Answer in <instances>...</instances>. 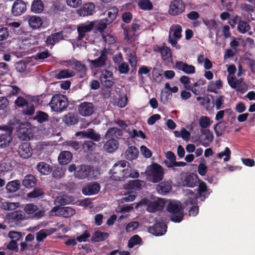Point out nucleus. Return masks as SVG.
I'll list each match as a JSON object with an SVG mask.
<instances>
[{
  "label": "nucleus",
  "mask_w": 255,
  "mask_h": 255,
  "mask_svg": "<svg viewBox=\"0 0 255 255\" xmlns=\"http://www.w3.org/2000/svg\"><path fill=\"white\" fill-rule=\"evenodd\" d=\"M50 107L52 111L61 113L65 111L69 105L67 97L61 94H54L51 98Z\"/></svg>",
  "instance_id": "f257e3e1"
},
{
  "label": "nucleus",
  "mask_w": 255,
  "mask_h": 255,
  "mask_svg": "<svg viewBox=\"0 0 255 255\" xmlns=\"http://www.w3.org/2000/svg\"><path fill=\"white\" fill-rule=\"evenodd\" d=\"M166 210L170 213V220L175 223L182 221L184 217L182 205L179 201H170L166 207Z\"/></svg>",
  "instance_id": "f03ea898"
},
{
  "label": "nucleus",
  "mask_w": 255,
  "mask_h": 255,
  "mask_svg": "<svg viewBox=\"0 0 255 255\" xmlns=\"http://www.w3.org/2000/svg\"><path fill=\"white\" fill-rule=\"evenodd\" d=\"M146 172L150 178V180L153 183L159 182L163 178V168L158 163H154L148 166Z\"/></svg>",
  "instance_id": "7ed1b4c3"
},
{
  "label": "nucleus",
  "mask_w": 255,
  "mask_h": 255,
  "mask_svg": "<svg viewBox=\"0 0 255 255\" xmlns=\"http://www.w3.org/2000/svg\"><path fill=\"white\" fill-rule=\"evenodd\" d=\"M186 4L182 0H173L169 5V13L172 16L182 14L185 10Z\"/></svg>",
  "instance_id": "20e7f679"
},
{
  "label": "nucleus",
  "mask_w": 255,
  "mask_h": 255,
  "mask_svg": "<svg viewBox=\"0 0 255 255\" xmlns=\"http://www.w3.org/2000/svg\"><path fill=\"white\" fill-rule=\"evenodd\" d=\"M127 162L125 160H121L115 163L110 171L113 179L116 181L122 180V173L123 168H125Z\"/></svg>",
  "instance_id": "39448f33"
},
{
  "label": "nucleus",
  "mask_w": 255,
  "mask_h": 255,
  "mask_svg": "<svg viewBox=\"0 0 255 255\" xmlns=\"http://www.w3.org/2000/svg\"><path fill=\"white\" fill-rule=\"evenodd\" d=\"M100 80L103 86L107 88H111L115 81L113 73L108 70L102 71Z\"/></svg>",
  "instance_id": "423d86ee"
},
{
  "label": "nucleus",
  "mask_w": 255,
  "mask_h": 255,
  "mask_svg": "<svg viewBox=\"0 0 255 255\" xmlns=\"http://www.w3.org/2000/svg\"><path fill=\"white\" fill-rule=\"evenodd\" d=\"M198 188L197 190V195H195L194 192L190 190L189 194L195 195V200H196L198 198H202V200L205 199L209 195V193H208L209 189L208 188L206 183L201 180L198 182Z\"/></svg>",
  "instance_id": "0eeeda50"
},
{
  "label": "nucleus",
  "mask_w": 255,
  "mask_h": 255,
  "mask_svg": "<svg viewBox=\"0 0 255 255\" xmlns=\"http://www.w3.org/2000/svg\"><path fill=\"white\" fill-rule=\"evenodd\" d=\"M167 225L163 222H156L148 229L149 233L156 236H160L164 235L167 231Z\"/></svg>",
  "instance_id": "6e6552de"
},
{
  "label": "nucleus",
  "mask_w": 255,
  "mask_h": 255,
  "mask_svg": "<svg viewBox=\"0 0 255 255\" xmlns=\"http://www.w3.org/2000/svg\"><path fill=\"white\" fill-rule=\"evenodd\" d=\"M52 211L54 212L58 216L64 218H69L74 215L76 213L75 209L70 207H62L57 205L54 206Z\"/></svg>",
  "instance_id": "1a4fd4ad"
},
{
  "label": "nucleus",
  "mask_w": 255,
  "mask_h": 255,
  "mask_svg": "<svg viewBox=\"0 0 255 255\" xmlns=\"http://www.w3.org/2000/svg\"><path fill=\"white\" fill-rule=\"evenodd\" d=\"M199 180L198 176L192 173H186L182 178L183 185L190 188L196 186Z\"/></svg>",
  "instance_id": "9d476101"
},
{
  "label": "nucleus",
  "mask_w": 255,
  "mask_h": 255,
  "mask_svg": "<svg viewBox=\"0 0 255 255\" xmlns=\"http://www.w3.org/2000/svg\"><path fill=\"white\" fill-rule=\"evenodd\" d=\"M79 113L83 117L92 115L95 112V107L92 103L84 102L78 106Z\"/></svg>",
  "instance_id": "9b49d317"
},
{
  "label": "nucleus",
  "mask_w": 255,
  "mask_h": 255,
  "mask_svg": "<svg viewBox=\"0 0 255 255\" xmlns=\"http://www.w3.org/2000/svg\"><path fill=\"white\" fill-rule=\"evenodd\" d=\"M24 211L28 215H32V217L34 219H39L44 215V211L38 210L37 206L33 204H27L24 208Z\"/></svg>",
  "instance_id": "f8f14e48"
},
{
  "label": "nucleus",
  "mask_w": 255,
  "mask_h": 255,
  "mask_svg": "<svg viewBox=\"0 0 255 255\" xmlns=\"http://www.w3.org/2000/svg\"><path fill=\"white\" fill-rule=\"evenodd\" d=\"M27 97V96H26ZM30 101L37 103V104L41 106L49 105L51 103V97L50 94H41L36 96H28Z\"/></svg>",
  "instance_id": "ddd939ff"
},
{
  "label": "nucleus",
  "mask_w": 255,
  "mask_h": 255,
  "mask_svg": "<svg viewBox=\"0 0 255 255\" xmlns=\"http://www.w3.org/2000/svg\"><path fill=\"white\" fill-rule=\"evenodd\" d=\"M100 189V185L98 182H90L82 188V192L85 195H93L97 194Z\"/></svg>",
  "instance_id": "4468645a"
},
{
  "label": "nucleus",
  "mask_w": 255,
  "mask_h": 255,
  "mask_svg": "<svg viewBox=\"0 0 255 255\" xmlns=\"http://www.w3.org/2000/svg\"><path fill=\"white\" fill-rule=\"evenodd\" d=\"M95 23L94 21H91L85 23H82L77 28L78 40H82L86 35V33L89 32L94 28Z\"/></svg>",
  "instance_id": "2eb2a0df"
},
{
  "label": "nucleus",
  "mask_w": 255,
  "mask_h": 255,
  "mask_svg": "<svg viewBox=\"0 0 255 255\" xmlns=\"http://www.w3.org/2000/svg\"><path fill=\"white\" fill-rule=\"evenodd\" d=\"M67 63L71 65H74V68L79 73V77L81 78H84L86 76L87 68L86 65L76 59L69 60Z\"/></svg>",
  "instance_id": "dca6fc26"
},
{
  "label": "nucleus",
  "mask_w": 255,
  "mask_h": 255,
  "mask_svg": "<svg viewBox=\"0 0 255 255\" xmlns=\"http://www.w3.org/2000/svg\"><path fill=\"white\" fill-rule=\"evenodd\" d=\"M165 203V200L161 198H158L156 200L150 201L147 204L146 210L150 213L162 210Z\"/></svg>",
  "instance_id": "f3484780"
},
{
  "label": "nucleus",
  "mask_w": 255,
  "mask_h": 255,
  "mask_svg": "<svg viewBox=\"0 0 255 255\" xmlns=\"http://www.w3.org/2000/svg\"><path fill=\"white\" fill-rule=\"evenodd\" d=\"M95 6L93 2H88L83 4L77 10V13L81 16L92 15L95 12Z\"/></svg>",
  "instance_id": "a211bd4d"
},
{
  "label": "nucleus",
  "mask_w": 255,
  "mask_h": 255,
  "mask_svg": "<svg viewBox=\"0 0 255 255\" xmlns=\"http://www.w3.org/2000/svg\"><path fill=\"white\" fill-rule=\"evenodd\" d=\"M26 10V4L22 0H16L13 3L11 12L14 16H18L23 13Z\"/></svg>",
  "instance_id": "6ab92c4d"
},
{
  "label": "nucleus",
  "mask_w": 255,
  "mask_h": 255,
  "mask_svg": "<svg viewBox=\"0 0 255 255\" xmlns=\"http://www.w3.org/2000/svg\"><path fill=\"white\" fill-rule=\"evenodd\" d=\"M100 56L95 60H89V62L95 68L101 67L106 65L108 58L107 52L104 48L100 52Z\"/></svg>",
  "instance_id": "aec40b11"
},
{
  "label": "nucleus",
  "mask_w": 255,
  "mask_h": 255,
  "mask_svg": "<svg viewBox=\"0 0 255 255\" xmlns=\"http://www.w3.org/2000/svg\"><path fill=\"white\" fill-rule=\"evenodd\" d=\"M7 219L16 225H18L20 221L25 219V215L21 210H17L9 213L7 215Z\"/></svg>",
  "instance_id": "412c9836"
},
{
  "label": "nucleus",
  "mask_w": 255,
  "mask_h": 255,
  "mask_svg": "<svg viewBox=\"0 0 255 255\" xmlns=\"http://www.w3.org/2000/svg\"><path fill=\"white\" fill-rule=\"evenodd\" d=\"M91 172L90 166L82 164L77 166V170L75 173V177L79 179L88 177Z\"/></svg>",
  "instance_id": "4be33fe9"
},
{
  "label": "nucleus",
  "mask_w": 255,
  "mask_h": 255,
  "mask_svg": "<svg viewBox=\"0 0 255 255\" xmlns=\"http://www.w3.org/2000/svg\"><path fill=\"white\" fill-rule=\"evenodd\" d=\"M175 66L176 69L182 71L187 74H193L196 72L195 66L192 65H188L182 61H177Z\"/></svg>",
  "instance_id": "5701e85b"
},
{
  "label": "nucleus",
  "mask_w": 255,
  "mask_h": 255,
  "mask_svg": "<svg viewBox=\"0 0 255 255\" xmlns=\"http://www.w3.org/2000/svg\"><path fill=\"white\" fill-rule=\"evenodd\" d=\"M18 153L20 157L27 159L32 154V149L29 143L24 142L21 144L18 148Z\"/></svg>",
  "instance_id": "b1692460"
},
{
  "label": "nucleus",
  "mask_w": 255,
  "mask_h": 255,
  "mask_svg": "<svg viewBox=\"0 0 255 255\" xmlns=\"http://www.w3.org/2000/svg\"><path fill=\"white\" fill-rule=\"evenodd\" d=\"M82 135L83 137L90 138L95 141L98 142L101 139V135L92 128H88L86 130L77 132L76 135Z\"/></svg>",
  "instance_id": "393cba45"
},
{
  "label": "nucleus",
  "mask_w": 255,
  "mask_h": 255,
  "mask_svg": "<svg viewBox=\"0 0 255 255\" xmlns=\"http://www.w3.org/2000/svg\"><path fill=\"white\" fill-rule=\"evenodd\" d=\"M63 34L62 31L52 33L47 37L45 41L46 44L48 46H53L56 43L64 39Z\"/></svg>",
  "instance_id": "a878e982"
},
{
  "label": "nucleus",
  "mask_w": 255,
  "mask_h": 255,
  "mask_svg": "<svg viewBox=\"0 0 255 255\" xmlns=\"http://www.w3.org/2000/svg\"><path fill=\"white\" fill-rule=\"evenodd\" d=\"M201 132L202 134L200 140L201 144L204 146L207 147L213 140V134L209 129H201Z\"/></svg>",
  "instance_id": "bb28decb"
},
{
  "label": "nucleus",
  "mask_w": 255,
  "mask_h": 255,
  "mask_svg": "<svg viewBox=\"0 0 255 255\" xmlns=\"http://www.w3.org/2000/svg\"><path fill=\"white\" fill-rule=\"evenodd\" d=\"M36 183L37 179L36 177L31 174L26 175L22 181V185L27 189L34 187Z\"/></svg>",
  "instance_id": "cd10ccee"
},
{
  "label": "nucleus",
  "mask_w": 255,
  "mask_h": 255,
  "mask_svg": "<svg viewBox=\"0 0 255 255\" xmlns=\"http://www.w3.org/2000/svg\"><path fill=\"white\" fill-rule=\"evenodd\" d=\"M73 158V155L69 151L64 150L60 152L58 160L61 165H66L70 163Z\"/></svg>",
  "instance_id": "c85d7f7f"
},
{
  "label": "nucleus",
  "mask_w": 255,
  "mask_h": 255,
  "mask_svg": "<svg viewBox=\"0 0 255 255\" xmlns=\"http://www.w3.org/2000/svg\"><path fill=\"white\" fill-rule=\"evenodd\" d=\"M8 130V133L0 134V147L3 148L8 146L12 140L11 133L12 129L10 128Z\"/></svg>",
  "instance_id": "c756f323"
},
{
  "label": "nucleus",
  "mask_w": 255,
  "mask_h": 255,
  "mask_svg": "<svg viewBox=\"0 0 255 255\" xmlns=\"http://www.w3.org/2000/svg\"><path fill=\"white\" fill-rule=\"evenodd\" d=\"M28 22L31 28L33 29H36L42 26L43 21L40 17L33 15L29 16Z\"/></svg>",
  "instance_id": "7c9ffc66"
},
{
  "label": "nucleus",
  "mask_w": 255,
  "mask_h": 255,
  "mask_svg": "<svg viewBox=\"0 0 255 255\" xmlns=\"http://www.w3.org/2000/svg\"><path fill=\"white\" fill-rule=\"evenodd\" d=\"M119 145V141L115 138H110L108 140L104 145V148L108 152H113L117 149Z\"/></svg>",
  "instance_id": "2f4dec72"
},
{
  "label": "nucleus",
  "mask_w": 255,
  "mask_h": 255,
  "mask_svg": "<svg viewBox=\"0 0 255 255\" xmlns=\"http://www.w3.org/2000/svg\"><path fill=\"white\" fill-rule=\"evenodd\" d=\"M123 134L122 130L118 128H111L108 129L105 134V138H119Z\"/></svg>",
  "instance_id": "473e14b6"
},
{
  "label": "nucleus",
  "mask_w": 255,
  "mask_h": 255,
  "mask_svg": "<svg viewBox=\"0 0 255 255\" xmlns=\"http://www.w3.org/2000/svg\"><path fill=\"white\" fill-rule=\"evenodd\" d=\"M156 189L157 192L161 195H166L171 189V186L167 181H163L157 185Z\"/></svg>",
  "instance_id": "72a5a7b5"
},
{
  "label": "nucleus",
  "mask_w": 255,
  "mask_h": 255,
  "mask_svg": "<svg viewBox=\"0 0 255 255\" xmlns=\"http://www.w3.org/2000/svg\"><path fill=\"white\" fill-rule=\"evenodd\" d=\"M212 99V104L215 106L216 110H220L224 108L225 105V96L223 95L216 96L214 97L210 95Z\"/></svg>",
  "instance_id": "f704fd0d"
},
{
  "label": "nucleus",
  "mask_w": 255,
  "mask_h": 255,
  "mask_svg": "<svg viewBox=\"0 0 255 255\" xmlns=\"http://www.w3.org/2000/svg\"><path fill=\"white\" fill-rule=\"evenodd\" d=\"M44 8V5L41 0H33L31 3L30 10L35 13H41Z\"/></svg>",
  "instance_id": "c9c22d12"
},
{
  "label": "nucleus",
  "mask_w": 255,
  "mask_h": 255,
  "mask_svg": "<svg viewBox=\"0 0 255 255\" xmlns=\"http://www.w3.org/2000/svg\"><path fill=\"white\" fill-rule=\"evenodd\" d=\"M109 236V234L100 231H95L92 235L91 240L93 242H100L105 241Z\"/></svg>",
  "instance_id": "e433bc0d"
},
{
  "label": "nucleus",
  "mask_w": 255,
  "mask_h": 255,
  "mask_svg": "<svg viewBox=\"0 0 255 255\" xmlns=\"http://www.w3.org/2000/svg\"><path fill=\"white\" fill-rule=\"evenodd\" d=\"M138 149L134 146H129L126 151V157L127 159L131 160L136 159L138 155Z\"/></svg>",
  "instance_id": "4c0bfd02"
},
{
  "label": "nucleus",
  "mask_w": 255,
  "mask_h": 255,
  "mask_svg": "<svg viewBox=\"0 0 255 255\" xmlns=\"http://www.w3.org/2000/svg\"><path fill=\"white\" fill-rule=\"evenodd\" d=\"M20 187V182L18 180H14L8 182L6 186L8 193H14L17 191Z\"/></svg>",
  "instance_id": "58836bf2"
},
{
  "label": "nucleus",
  "mask_w": 255,
  "mask_h": 255,
  "mask_svg": "<svg viewBox=\"0 0 255 255\" xmlns=\"http://www.w3.org/2000/svg\"><path fill=\"white\" fill-rule=\"evenodd\" d=\"M49 115L46 113L38 111L36 112L35 115L32 118V119L36 121L40 124H42L47 122L49 120Z\"/></svg>",
  "instance_id": "ea45409f"
},
{
  "label": "nucleus",
  "mask_w": 255,
  "mask_h": 255,
  "mask_svg": "<svg viewBox=\"0 0 255 255\" xmlns=\"http://www.w3.org/2000/svg\"><path fill=\"white\" fill-rule=\"evenodd\" d=\"M63 121L65 124L68 126L74 125L79 122L77 116L71 113H69L64 116Z\"/></svg>",
  "instance_id": "a19ab883"
},
{
  "label": "nucleus",
  "mask_w": 255,
  "mask_h": 255,
  "mask_svg": "<svg viewBox=\"0 0 255 255\" xmlns=\"http://www.w3.org/2000/svg\"><path fill=\"white\" fill-rule=\"evenodd\" d=\"M37 169L44 175L49 174L52 170L50 166L44 162H40L37 165Z\"/></svg>",
  "instance_id": "79ce46f5"
},
{
  "label": "nucleus",
  "mask_w": 255,
  "mask_h": 255,
  "mask_svg": "<svg viewBox=\"0 0 255 255\" xmlns=\"http://www.w3.org/2000/svg\"><path fill=\"white\" fill-rule=\"evenodd\" d=\"M138 7L143 10H151L153 8L152 3L150 0H138L137 1Z\"/></svg>",
  "instance_id": "37998d69"
},
{
  "label": "nucleus",
  "mask_w": 255,
  "mask_h": 255,
  "mask_svg": "<svg viewBox=\"0 0 255 255\" xmlns=\"http://www.w3.org/2000/svg\"><path fill=\"white\" fill-rule=\"evenodd\" d=\"M75 75V73L74 71H70L69 69H64L60 70L59 72L56 75L55 78L58 80H60L73 77Z\"/></svg>",
  "instance_id": "c03bdc74"
},
{
  "label": "nucleus",
  "mask_w": 255,
  "mask_h": 255,
  "mask_svg": "<svg viewBox=\"0 0 255 255\" xmlns=\"http://www.w3.org/2000/svg\"><path fill=\"white\" fill-rule=\"evenodd\" d=\"M157 48L158 51L160 53L161 56L164 60H168L169 58H171L170 49L168 47L166 46H158Z\"/></svg>",
  "instance_id": "a18cd8bd"
},
{
  "label": "nucleus",
  "mask_w": 255,
  "mask_h": 255,
  "mask_svg": "<svg viewBox=\"0 0 255 255\" xmlns=\"http://www.w3.org/2000/svg\"><path fill=\"white\" fill-rule=\"evenodd\" d=\"M96 30L100 32H102L107 28L108 25L110 24L107 18L101 19L100 21L94 22Z\"/></svg>",
  "instance_id": "49530a36"
},
{
  "label": "nucleus",
  "mask_w": 255,
  "mask_h": 255,
  "mask_svg": "<svg viewBox=\"0 0 255 255\" xmlns=\"http://www.w3.org/2000/svg\"><path fill=\"white\" fill-rule=\"evenodd\" d=\"M225 121L220 122L214 126V131L217 137L221 136L226 128Z\"/></svg>",
  "instance_id": "de8ad7c7"
},
{
  "label": "nucleus",
  "mask_w": 255,
  "mask_h": 255,
  "mask_svg": "<svg viewBox=\"0 0 255 255\" xmlns=\"http://www.w3.org/2000/svg\"><path fill=\"white\" fill-rule=\"evenodd\" d=\"M142 181L138 179L129 181L128 183V188L130 189L140 190L142 188Z\"/></svg>",
  "instance_id": "09e8293b"
},
{
  "label": "nucleus",
  "mask_w": 255,
  "mask_h": 255,
  "mask_svg": "<svg viewBox=\"0 0 255 255\" xmlns=\"http://www.w3.org/2000/svg\"><path fill=\"white\" fill-rule=\"evenodd\" d=\"M141 242V238L138 235H135L129 240L128 242V247L129 248H132L134 246L139 245Z\"/></svg>",
  "instance_id": "8fccbe9b"
},
{
  "label": "nucleus",
  "mask_w": 255,
  "mask_h": 255,
  "mask_svg": "<svg viewBox=\"0 0 255 255\" xmlns=\"http://www.w3.org/2000/svg\"><path fill=\"white\" fill-rule=\"evenodd\" d=\"M239 32L245 33L251 29V26L246 21H240L238 25Z\"/></svg>",
  "instance_id": "3c124183"
},
{
  "label": "nucleus",
  "mask_w": 255,
  "mask_h": 255,
  "mask_svg": "<svg viewBox=\"0 0 255 255\" xmlns=\"http://www.w3.org/2000/svg\"><path fill=\"white\" fill-rule=\"evenodd\" d=\"M96 144L93 141L87 140L82 144V148L86 152L93 151L96 148Z\"/></svg>",
  "instance_id": "603ef678"
},
{
  "label": "nucleus",
  "mask_w": 255,
  "mask_h": 255,
  "mask_svg": "<svg viewBox=\"0 0 255 255\" xmlns=\"http://www.w3.org/2000/svg\"><path fill=\"white\" fill-rule=\"evenodd\" d=\"M44 195L43 190L39 188H35L33 191L28 193L27 195V197L29 198H35Z\"/></svg>",
  "instance_id": "864d4df0"
},
{
  "label": "nucleus",
  "mask_w": 255,
  "mask_h": 255,
  "mask_svg": "<svg viewBox=\"0 0 255 255\" xmlns=\"http://www.w3.org/2000/svg\"><path fill=\"white\" fill-rule=\"evenodd\" d=\"M231 151L228 147H226L225 148L224 151L218 153L217 155V157L219 158H222L224 156L225 157L224 158L225 162L229 161L231 158Z\"/></svg>",
  "instance_id": "5fc2aeb1"
},
{
  "label": "nucleus",
  "mask_w": 255,
  "mask_h": 255,
  "mask_svg": "<svg viewBox=\"0 0 255 255\" xmlns=\"http://www.w3.org/2000/svg\"><path fill=\"white\" fill-rule=\"evenodd\" d=\"M25 106L26 108L22 111L23 115L26 116H32L35 112V107L34 105L28 102Z\"/></svg>",
  "instance_id": "6e6d98bb"
},
{
  "label": "nucleus",
  "mask_w": 255,
  "mask_h": 255,
  "mask_svg": "<svg viewBox=\"0 0 255 255\" xmlns=\"http://www.w3.org/2000/svg\"><path fill=\"white\" fill-rule=\"evenodd\" d=\"M118 11V9L116 7L112 8L109 11H108L107 15L108 18H107V20H108L109 23L113 22L116 19Z\"/></svg>",
  "instance_id": "4d7b16f0"
},
{
  "label": "nucleus",
  "mask_w": 255,
  "mask_h": 255,
  "mask_svg": "<svg viewBox=\"0 0 255 255\" xmlns=\"http://www.w3.org/2000/svg\"><path fill=\"white\" fill-rule=\"evenodd\" d=\"M211 121L207 116H201L199 120V126L202 128H206L211 125Z\"/></svg>",
  "instance_id": "13d9d810"
},
{
  "label": "nucleus",
  "mask_w": 255,
  "mask_h": 255,
  "mask_svg": "<svg viewBox=\"0 0 255 255\" xmlns=\"http://www.w3.org/2000/svg\"><path fill=\"white\" fill-rule=\"evenodd\" d=\"M19 206V203L5 202L2 203L1 208L5 210H13Z\"/></svg>",
  "instance_id": "bf43d9fd"
},
{
  "label": "nucleus",
  "mask_w": 255,
  "mask_h": 255,
  "mask_svg": "<svg viewBox=\"0 0 255 255\" xmlns=\"http://www.w3.org/2000/svg\"><path fill=\"white\" fill-rule=\"evenodd\" d=\"M51 54L49 52L48 50H46L42 52H38L34 56V59L36 60H43L51 56Z\"/></svg>",
  "instance_id": "052dcab7"
},
{
  "label": "nucleus",
  "mask_w": 255,
  "mask_h": 255,
  "mask_svg": "<svg viewBox=\"0 0 255 255\" xmlns=\"http://www.w3.org/2000/svg\"><path fill=\"white\" fill-rule=\"evenodd\" d=\"M28 103V101L21 96L18 97L14 101V104L18 108L24 107Z\"/></svg>",
  "instance_id": "680f3d73"
},
{
  "label": "nucleus",
  "mask_w": 255,
  "mask_h": 255,
  "mask_svg": "<svg viewBox=\"0 0 255 255\" xmlns=\"http://www.w3.org/2000/svg\"><path fill=\"white\" fill-rule=\"evenodd\" d=\"M186 88L188 90L191 91L196 95H199L205 92V87L201 88L199 89V88H197V87H195L194 85L192 87H186Z\"/></svg>",
  "instance_id": "e2e57ef3"
},
{
  "label": "nucleus",
  "mask_w": 255,
  "mask_h": 255,
  "mask_svg": "<svg viewBox=\"0 0 255 255\" xmlns=\"http://www.w3.org/2000/svg\"><path fill=\"white\" fill-rule=\"evenodd\" d=\"M8 237L16 242L22 238V234L20 232L11 231L8 233Z\"/></svg>",
  "instance_id": "0e129e2a"
},
{
  "label": "nucleus",
  "mask_w": 255,
  "mask_h": 255,
  "mask_svg": "<svg viewBox=\"0 0 255 255\" xmlns=\"http://www.w3.org/2000/svg\"><path fill=\"white\" fill-rule=\"evenodd\" d=\"M64 172L61 167H57L53 171V177L56 179H60L63 177Z\"/></svg>",
  "instance_id": "69168bd1"
},
{
  "label": "nucleus",
  "mask_w": 255,
  "mask_h": 255,
  "mask_svg": "<svg viewBox=\"0 0 255 255\" xmlns=\"http://www.w3.org/2000/svg\"><path fill=\"white\" fill-rule=\"evenodd\" d=\"M118 70L121 74H128L129 70V66L126 62H123L119 65Z\"/></svg>",
  "instance_id": "338daca9"
},
{
  "label": "nucleus",
  "mask_w": 255,
  "mask_h": 255,
  "mask_svg": "<svg viewBox=\"0 0 255 255\" xmlns=\"http://www.w3.org/2000/svg\"><path fill=\"white\" fill-rule=\"evenodd\" d=\"M228 84L230 86L233 88L236 89L237 86L239 84H240V82L235 77H232L230 78H228Z\"/></svg>",
  "instance_id": "774afa93"
}]
</instances>
